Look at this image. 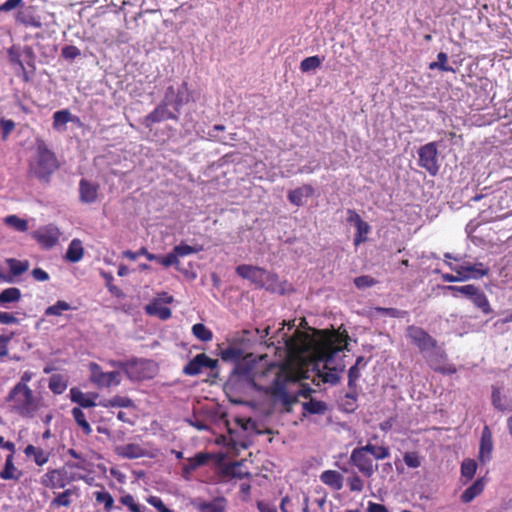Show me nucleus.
Returning a JSON list of instances; mask_svg holds the SVG:
<instances>
[{
  "label": "nucleus",
  "mask_w": 512,
  "mask_h": 512,
  "mask_svg": "<svg viewBox=\"0 0 512 512\" xmlns=\"http://www.w3.org/2000/svg\"><path fill=\"white\" fill-rule=\"evenodd\" d=\"M315 337L307 331L296 329L292 336L283 334L285 346L291 356L303 358L305 356H314L318 360L332 362L336 353L342 351L347 346L348 334L327 330H312Z\"/></svg>",
  "instance_id": "nucleus-1"
},
{
  "label": "nucleus",
  "mask_w": 512,
  "mask_h": 512,
  "mask_svg": "<svg viewBox=\"0 0 512 512\" xmlns=\"http://www.w3.org/2000/svg\"><path fill=\"white\" fill-rule=\"evenodd\" d=\"M307 372L302 367L294 371L288 365L271 364L262 372L260 377H268L270 375L273 377L271 385L266 388V393L275 402H280L286 412H291L292 405L298 401V396L308 398L314 390L309 386L303 385L296 394H291L288 392L286 385L289 383L295 384L301 379H308Z\"/></svg>",
  "instance_id": "nucleus-2"
},
{
  "label": "nucleus",
  "mask_w": 512,
  "mask_h": 512,
  "mask_svg": "<svg viewBox=\"0 0 512 512\" xmlns=\"http://www.w3.org/2000/svg\"><path fill=\"white\" fill-rule=\"evenodd\" d=\"M60 167L56 154L49 149L46 142L36 139L35 155L28 162L27 174L29 177L48 183L53 173Z\"/></svg>",
  "instance_id": "nucleus-3"
},
{
  "label": "nucleus",
  "mask_w": 512,
  "mask_h": 512,
  "mask_svg": "<svg viewBox=\"0 0 512 512\" xmlns=\"http://www.w3.org/2000/svg\"><path fill=\"white\" fill-rule=\"evenodd\" d=\"M390 457V448L388 446H376L368 442L364 446L355 447L350 454L349 462L357 468L366 478H371L378 468L374 465L375 460H383Z\"/></svg>",
  "instance_id": "nucleus-4"
},
{
  "label": "nucleus",
  "mask_w": 512,
  "mask_h": 512,
  "mask_svg": "<svg viewBox=\"0 0 512 512\" xmlns=\"http://www.w3.org/2000/svg\"><path fill=\"white\" fill-rule=\"evenodd\" d=\"M11 412L23 417L32 418L40 408V400L32 389L14 386L5 398Z\"/></svg>",
  "instance_id": "nucleus-5"
},
{
  "label": "nucleus",
  "mask_w": 512,
  "mask_h": 512,
  "mask_svg": "<svg viewBox=\"0 0 512 512\" xmlns=\"http://www.w3.org/2000/svg\"><path fill=\"white\" fill-rule=\"evenodd\" d=\"M67 466L70 468H83L82 465L77 463H67L66 466L60 468L48 469V471L41 476L40 484L49 489H63L74 481L85 479L82 475L74 473L69 474L66 468Z\"/></svg>",
  "instance_id": "nucleus-6"
},
{
  "label": "nucleus",
  "mask_w": 512,
  "mask_h": 512,
  "mask_svg": "<svg viewBox=\"0 0 512 512\" xmlns=\"http://www.w3.org/2000/svg\"><path fill=\"white\" fill-rule=\"evenodd\" d=\"M444 289L450 291L453 297H458L459 295L466 297L483 314H490L493 312L486 294L474 284H467L463 286L449 285L445 286Z\"/></svg>",
  "instance_id": "nucleus-7"
},
{
  "label": "nucleus",
  "mask_w": 512,
  "mask_h": 512,
  "mask_svg": "<svg viewBox=\"0 0 512 512\" xmlns=\"http://www.w3.org/2000/svg\"><path fill=\"white\" fill-rule=\"evenodd\" d=\"M418 166L425 169L431 176L439 173L438 146L429 142L418 149Z\"/></svg>",
  "instance_id": "nucleus-8"
},
{
  "label": "nucleus",
  "mask_w": 512,
  "mask_h": 512,
  "mask_svg": "<svg viewBox=\"0 0 512 512\" xmlns=\"http://www.w3.org/2000/svg\"><path fill=\"white\" fill-rule=\"evenodd\" d=\"M125 375L131 381L152 379L155 375L154 363L145 359L129 360L125 367Z\"/></svg>",
  "instance_id": "nucleus-9"
},
{
  "label": "nucleus",
  "mask_w": 512,
  "mask_h": 512,
  "mask_svg": "<svg viewBox=\"0 0 512 512\" xmlns=\"http://www.w3.org/2000/svg\"><path fill=\"white\" fill-rule=\"evenodd\" d=\"M311 358L310 364L312 366V371L315 372V378H318L319 382L328 383L331 385H336L340 381V376L338 374V370L336 368H331L330 363L326 362V360H318L314 356H308Z\"/></svg>",
  "instance_id": "nucleus-10"
},
{
  "label": "nucleus",
  "mask_w": 512,
  "mask_h": 512,
  "mask_svg": "<svg viewBox=\"0 0 512 512\" xmlns=\"http://www.w3.org/2000/svg\"><path fill=\"white\" fill-rule=\"evenodd\" d=\"M446 264L452 271L460 275V277L463 275L466 276V280H478L487 276L490 272L489 267L485 266L482 262H463L462 264L454 265L453 263L446 261Z\"/></svg>",
  "instance_id": "nucleus-11"
},
{
  "label": "nucleus",
  "mask_w": 512,
  "mask_h": 512,
  "mask_svg": "<svg viewBox=\"0 0 512 512\" xmlns=\"http://www.w3.org/2000/svg\"><path fill=\"white\" fill-rule=\"evenodd\" d=\"M164 100L169 105L173 106L176 112H179L180 109L191 100V92L188 88V83L182 82L177 89L173 86H169L166 89Z\"/></svg>",
  "instance_id": "nucleus-12"
},
{
  "label": "nucleus",
  "mask_w": 512,
  "mask_h": 512,
  "mask_svg": "<svg viewBox=\"0 0 512 512\" xmlns=\"http://www.w3.org/2000/svg\"><path fill=\"white\" fill-rule=\"evenodd\" d=\"M407 337L418 347L421 353L430 351L437 346V341L423 328L410 325L407 327Z\"/></svg>",
  "instance_id": "nucleus-13"
},
{
  "label": "nucleus",
  "mask_w": 512,
  "mask_h": 512,
  "mask_svg": "<svg viewBox=\"0 0 512 512\" xmlns=\"http://www.w3.org/2000/svg\"><path fill=\"white\" fill-rule=\"evenodd\" d=\"M217 364V360L210 358L205 353L197 354L183 367V374L187 376H196L200 374L204 368L210 370L215 369Z\"/></svg>",
  "instance_id": "nucleus-14"
},
{
  "label": "nucleus",
  "mask_w": 512,
  "mask_h": 512,
  "mask_svg": "<svg viewBox=\"0 0 512 512\" xmlns=\"http://www.w3.org/2000/svg\"><path fill=\"white\" fill-rule=\"evenodd\" d=\"M60 235L59 229L52 224L41 227L32 233V237L43 248H52L55 246L59 241Z\"/></svg>",
  "instance_id": "nucleus-15"
},
{
  "label": "nucleus",
  "mask_w": 512,
  "mask_h": 512,
  "mask_svg": "<svg viewBox=\"0 0 512 512\" xmlns=\"http://www.w3.org/2000/svg\"><path fill=\"white\" fill-rule=\"evenodd\" d=\"M168 107L169 104L163 99V101L144 118L143 124L145 127L151 128L153 124L163 122L165 120L178 121V115L171 112Z\"/></svg>",
  "instance_id": "nucleus-16"
},
{
  "label": "nucleus",
  "mask_w": 512,
  "mask_h": 512,
  "mask_svg": "<svg viewBox=\"0 0 512 512\" xmlns=\"http://www.w3.org/2000/svg\"><path fill=\"white\" fill-rule=\"evenodd\" d=\"M99 184L93 183L85 178L79 182V200L83 204L95 203L98 199Z\"/></svg>",
  "instance_id": "nucleus-17"
},
{
  "label": "nucleus",
  "mask_w": 512,
  "mask_h": 512,
  "mask_svg": "<svg viewBox=\"0 0 512 512\" xmlns=\"http://www.w3.org/2000/svg\"><path fill=\"white\" fill-rule=\"evenodd\" d=\"M9 60L12 64L17 65L18 69L21 71V78L24 82H30L34 72H35V65L33 63V60L31 62L27 63V66L30 68L29 70L26 68L22 60L20 59V53L19 49L15 46H12L8 50Z\"/></svg>",
  "instance_id": "nucleus-18"
},
{
  "label": "nucleus",
  "mask_w": 512,
  "mask_h": 512,
  "mask_svg": "<svg viewBox=\"0 0 512 512\" xmlns=\"http://www.w3.org/2000/svg\"><path fill=\"white\" fill-rule=\"evenodd\" d=\"M236 273L240 277L248 279L255 284L263 285L266 271L257 266L242 264L236 267Z\"/></svg>",
  "instance_id": "nucleus-19"
},
{
  "label": "nucleus",
  "mask_w": 512,
  "mask_h": 512,
  "mask_svg": "<svg viewBox=\"0 0 512 512\" xmlns=\"http://www.w3.org/2000/svg\"><path fill=\"white\" fill-rule=\"evenodd\" d=\"M314 192V188L310 184H303L288 192V200L291 204L300 207L304 205L306 199L314 195Z\"/></svg>",
  "instance_id": "nucleus-20"
},
{
  "label": "nucleus",
  "mask_w": 512,
  "mask_h": 512,
  "mask_svg": "<svg viewBox=\"0 0 512 512\" xmlns=\"http://www.w3.org/2000/svg\"><path fill=\"white\" fill-rule=\"evenodd\" d=\"M493 450L492 434L488 426H484L481 434L480 448H479V460L482 463H486L491 459Z\"/></svg>",
  "instance_id": "nucleus-21"
},
{
  "label": "nucleus",
  "mask_w": 512,
  "mask_h": 512,
  "mask_svg": "<svg viewBox=\"0 0 512 512\" xmlns=\"http://www.w3.org/2000/svg\"><path fill=\"white\" fill-rule=\"evenodd\" d=\"M114 451L116 455L125 459H137L144 457L146 454L145 450L139 444L135 443L118 445L115 447Z\"/></svg>",
  "instance_id": "nucleus-22"
},
{
  "label": "nucleus",
  "mask_w": 512,
  "mask_h": 512,
  "mask_svg": "<svg viewBox=\"0 0 512 512\" xmlns=\"http://www.w3.org/2000/svg\"><path fill=\"white\" fill-rule=\"evenodd\" d=\"M23 452L26 455V457H32L33 461L38 466L45 465L50 458V453L48 451L44 450L41 447L34 446L32 444L27 445Z\"/></svg>",
  "instance_id": "nucleus-23"
},
{
  "label": "nucleus",
  "mask_w": 512,
  "mask_h": 512,
  "mask_svg": "<svg viewBox=\"0 0 512 512\" xmlns=\"http://www.w3.org/2000/svg\"><path fill=\"white\" fill-rule=\"evenodd\" d=\"M485 488L484 478H478L472 485L465 489L460 496L463 503L467 504L472 502L477 496H479Z\"/></svg>",
  "instance_id": "nucleus-24"
},
{
  "label": "nucleus",
  "mask_w": 512,
  "mask_h": 512,
  "mask_svg": "<svg viewBox=\"0 0 512 512\" xmlns=\"http://www.w3.org/2000/svg\"><path fill=\"white\" fill-rule=\"evenodd\" d=\"M17 20L23 23L26 27H41V20L38 16L32 13L31 7H21L17 13Z\"/></svg>",
  "instance_id": "nucleus-25"
},
{
  "label": "nucleus",
  "mask_w": 512,
  "mask_h": 512,
  "mask_svg": "<svg viewBox=\"0 0 512 512\" xmlns=\"http://www.w3.org/2000/svg\"><path fill=\"white\" fill-rule=\"evenodd\" d=\"M14 458L12 454L6 457L3 469L0 472V478L3 480H15L18 481L22 476V471L18 470L13 462Z\"/></svg>",
  "instance_id": "nucleus-26"
},
{
  "label": "nucleus",
  "mask_w": 512,
  "mask_h": 512,
  "mask_svg": "<svg viewBox=\"0 0 512 512\" xmlns=\"http://www.w3.org/2000/svg\"><path fill=\"white\" fill-rule=\"evenodd\" d=\"M100 405L104 408H134L133 400L127 396L115 395L109 399L100 401Z\"/></svg>",
  "instance_id": "nucleus-27"
},
{
  "label": "nucleus",
  "mask_w": 512,
  "mask_h": 512,
  "mask_svg": "<svg viewBox=\"0 0 512 512\" xmlns=\"http://www.w3.org/2000/svg\"><path fill=\"white\" fill-rule=\"evenodd\" d=\"M320 480L334 490H341L343 487V477L335 470H326L321 473Z\"/></svg>",
  "instance_id": "nucleus-28"
},
{
  "label": "nucleus",
  "mask_w": 512,
  "mask_h": 512,
  "mask_svg": "<svg viewBox=\"0 0 512 512\" xmlns=\"http://www.w3.org/2000/svg\"><path fill=\"white\" fill-rule=\"evenodd\" d=\"M78 118L74 117L68 109L56 111L53 114V129L65 130L68 122H74Z\"/></svg>",
  "instance_id": "nucleus-29"
},
{
  "label": "nucleus",
  "mask_w": 512,
  "mask_h": 512,
  "mask_svg": "<svg viewBox=\"0 0 512 512\" xmlns=\"http://www.w3.org/2000/svg\"><path fill=\"white\" fill-rule=\"evenodd\" d=\"M84 256V248L80 239H73L66 251L65 258L72 263L79 262Z\"/></svg>",
  "instance_id": "nucleus-30"
},
{
  "label": "nucleus",
  "mask_w": 512,
  "mask_h": 512,
  "mask_svg": "<svg viewBox=\"0 0 512 512\" xmlns=\"http://www.w3.org/2000/svg\"><path fill=\"white\" fill-rule=\"evenodd\" d=\"M145 311L147 314L156 315L162 320H167L172 315L171 309L166 306H162V304L159 303V300H153L151 303L147 304L145 306Z\"/></svg>",
  "instance_id": "nucleus-31"
},
{
  "label": "nucleus",
  "mask_w": 512,
  "mask_h": 512,
  "mask_svg": "<svg viewBox=\"0 0 512 512\" xmlns=\"http://www.w3.org/2000/svg\"><path fill=\"white\" fill-rule=\"evenodd\" d=\"M302 408L305 413L312 415H323L326 413L328 407L324 401L310 398L309 401L302 403Z\"/></svg>",
  "instance_id": "nucleus-32"
},
{
  "label": "nucleus",
  "mask_w": 512,
  "mask_h": 512,
  "mask_svg": "<svg viewBox=\"0 0 512 512\" xmlns=\"http://www.w3.org/2000/svg\"><path fill=\"white\" fill-rule=\"evenodd\" d=\"M71 400L79 404L80 407L83 408H91L96 405L94 399L87 394L83 393L78 388H72L70 390Z\"/></svg>",
  "instance_id": "nucleus-33"
},
{
  "label": "nucleus",
  "mask_w": 512,
  "mask_h": 512,
  "mask_svg": "<svg viewBox=\"0 0 512 512\" xmlns=\"http://www.w3.org/2000/svg\"><path fill=\"white\" fill-rule=\"evenodd\" d=\"M77 488H69L64 490L63 492L57 494L51 502V506L53 507H69L71 505L70 497L75 494Z\"/></svg>",
  "instance_id": "nucleus-34"
},
{
  "label": "nucleus",
  "mask_w": 512,
  "mask_h": 512,
  "mask_svg": "<svg viewBox=\"0 0 512 512\" xmlns=\"http://www.w3.org/2000/svg\"><path fill=\"white\" fill-rule=\"evenodd\" d=\"M72 416L77 423V425L82 429L85 435H90L92 433V428L89 422L86 419V416L80 407H74L71 411Z\"/></svg>",
  "instance_id": "nucleus-35"
},
{
  "label": "nucleus",
  "mask_w": 512,
  "mask_h": 512,
  "mask_svg": "<svg viewBox=\"0 0 512 512\" xmlns=\"http://www.w3.org/2000/svg\"><path fill=\"white\" fill-rule=\"evenodd\" d=\"M221 359L225 362L231 361L238 363L243 359V351L242 349L235 346H228L225 349H222L220 352Z\"/></svg>",
  "instance_id": "nucleus-36"
},
{
  "label": "nucleus",
  "mask_w": 512,
  "mask_h": 512,
  "mask_svg": "<svg viewBox=\"0 0 512 512\" xmlns=\"http://www.w3.org/2000/svg\"><path fill=\"white\" fill-rule=\"evenodd\" d=\"M430 70H439L441 72H455V70L448 65V55L445 52H439L437 54V61L429 64Z\"/></svg>",
  "instance_id": "nucleus-37"
},
{
  "label": "nucleus",
  "mask_w": 512,
  "mask_h": 512,
  "mask_svg": "<svg viewBox=\"0 0 512 512\" xmlns=\"http://www.w3.org/2000/svg\"><path fill=\"white\" fill-rule=\"evenodd\" d=\"M9 266L10 273L13 276H20L29 269V261H21L15 258H9L6 260Z\"/></svg>",
  "instance_id": "nucleus-38"
},
{
  "label": "nucleus",
  "mask_w": 512,
  "mask_h": 512,
  "mask_svg": "<svg viewBox=\"0 0 512 512\" xmlns=\"http://www.w3.org/2000/svg\"><path fill=\"white\" fill-rule=\"evenodd\" d=\"M477 470V463L473 459H464L461 464V477L465 478V484L472 480Z\"/></svg>",
  "instance_id": "nucleus-39"
},
{
  "label": "nucleus",
  "mask_w": 512,
  "mask_h": 512,
  "mask_svg": "<svg viewBox=\"0 0 512 512\" xmlns=\"http://www.w3.org/2000/svg\"><path fill=\"white\" fill-rule=\"evenodd\" d=\"M94 497H95V500L98 504H103L104 505V510L106 512H111L113 507H114V499L112 497V495L105 491V490H102V491H95L93 493Z\"/></svg>",
  "instance_id": "nucleus-40"
},
{
  "label": "nucleus",
  "mask_w": 512,
  "mask_h": 512,
  "mask_svg": "<svg viewBox=\"0 0 512 512\" xmlns=\"http://www.w3.org/2000/svg\"><path fill=\"white\" fill-rule=\"evenodd\" d=\"M192 334L202 342H209L213 338L212 331L202 323H197L192 326Z\"/></svg>",
  "instance_id": "nucleus-41"
},
{
  "label": "nucleus",
  "mask_w": 512,
  "mask_h": 512,
  "mask_svg": "<svg viewBox=\"0 0 512 512\" xmlns=\"http://www.w3.org/2000/svg\"><path fill=\"white\" fill-rule=\"evenodd\" d=\"M21 298V291L19 288L10 287L4 289L0 293V304L17 302Z\"/></svg>",
  "instance_id": "nucleus-42"
},
{
  "label": "nucleus",
  "mask_w": 512,
  "mask_h": 512,
  "mask_svg": "<svg viewBox=\"0 0 512 512\" xmlns=\"http://www.w3.org/2000/svg\"><path fill=\"white\" fill-rule=\"evenodd\" d=\"M355 228L356 233L354 236L353 243L357 247L367 240V234H369L371 227L367 222L362 221L361 223L356 225Z\"/></svg>",
  "instance_id": "nucleus-43"
},
{
  "label": "nucleus",
  "mask_w": 512,
  "mask_h": 512,
  "mask_svg": "<svg viewBox=\"0 0 512 512\" xmlns=\"http://www.w3.org/2000/svg\"><path fill=\"white\" fill-rule=\"evenodd\" d=\"M4 222L6 225L12 227L16 231L25 232L28 230V222L17 215H8L5 217Z\"/></svg>",
  "instance_id": "nucleus-44"
},
{
  "label": "nucleus",
  "mask_w": 512,
  "mask_h": 512,
  "mask_svg": "<svg viewBox=\"0 0 512 512\" xmlns=\"http://www.w3.org/2000/svg\"><path fill=\"white\" fill-rule=\"evenodd\" d=\"M323 58L319 56H310L303 59L300 63V70L303 73L314 71L319 68L322 64Z\"/></svg>",
  "instance_id": "nucleus-45"
},
{
  "label": "nucleus",
  "mask_w": 512,
  "mask_h": 512,
  "mask_svg": "<svg viewBox=\"0 0 512 512\" xmlns=\"http://www.w3.org/2000/svg\"><path fill=\"white\" fill-rule=\"evenodd\" d=\"M72 307L69 303L63 300H58L54 305H51L45 309L44 314L46 316H60L63 311L71 310Z\"/></svg>",
  "instance_id": "nucleus-46"
},
{
  "label": "nucleus",
  "mask_w": 512,
  "mask_h": 512,
  "mask_svg": "<svg viewBox=\"0 0 512 512\" xmlns=\"http://www.w3.org/2000/svg\"><path fill=\"white\" fill-rule=\"evenodd\" d=\"M177 257H184L190 254H196L203 250L202 246H190L184 242H181L179 245L174 246L173 248Z\"/></svg>",
  "instance_id": "nucleus-47"
},
{
  "label": "nucleus",
  "mask_w": 512,
  "mask_h": 512,
  "mask_svg": "<svg viewBox=\"0 0 512 512\" xmlns=\"http://www.w3.org/2000/svg\"><path fill=\"white\" fill-rule=\"evenodd\" d=\"M48 387L53 393L62 394L67 388V383L61 375L55 374L49 379Z\"/></svg>",
  "instance_id": "nucleus-48"
},
{
  "label": "nucleus",
  "mask_w": 512,
  "mask_h": 512,
  "mask_svg": "<svg viewBox=\"0 0 512 512\" xmlns=\"http://www.w3.org/2000/svg\"><path fill=\"white\" fill-rule=\"evenodd\" d=\"M121 383V375L118 371L105 372L100 387L118 386Z\"/></svg>",
  "instance_id": "nucleus-49"
},
{
  "label": "nucleus",
  "mask_w": 512,
  "mask_h": 512,
  "mask_svg": "<svg viewBox=\"0 0 512 512\" xmlns=\"http://www.w3.org/2000/svg\"><path fill=\"white\" fill-rule=\"evenodd\" d=\"M89 370L91 372L90 380L94 384L100 387L102 383V378L104 377L105 372L102 371L101 366L95 362H91L89 364Z\"/></svg>",
  "instance_id": "nucleus-50"
},
{
  "label": "nucleus",
  "mask_w": 512,
  "mask_h": 512,
  "mask_svg": "<svg viewBox=\"0 0 512 512\" xmlns=\"http://www.w3.org/2000/svg\"><path fill=\"white\" fill-rule=\"evenodd\" d=\"M347 485L349 487V490L351 492H362L364 489V481L363 479L357 474L353 473L352 476L347 478Z\"/></svg>",
  "instance_id": "nucleus-51"
},
{
  "label": "nucleus",
  "mask_w": 512,
  "mask_h": 512,
  "mask_svg": "<svg viewBox=\"0 0 512 512\" xmlns=\"http://www.w3.org/2000/svg\"><path fill=\"white\" fill-rule=\"evenodd\" d=\"M156 261L164 267L175 266L177 268L179 265V259L174 250H172L166 256L157 255Z\"/></svg>",
  "instance_id": "nucleus-52"
},
{
  "label": "nucleus",
  "mask_w": 512,
  "mask_h": 512,
  "mask_svg": "<svg viewBox=\"0 0 512 512\" xmlns=\"http://www.w3.org/2000/svg\"><path fill=\"white\" fill-rule=\"evenodd\" d=\"M120 502L129 508L131 512H145V507L137 504L131 494H126L120 498Z\"/></svg>",
  "instance_id": "nucleus-53"
},
{
  "label": "nucleus",
  "mask_w": 512,
  "mask_h": 512,
  "mask_svg": "<svg viewBox=\"0 0 512 512\" xmlns=\"http://www.w3.org/2000/svg\"><path fill=\"white\" fill-rule=\"evenodd\" d=\"M357 394L355 391L345 394L342 406L345 411L353 412L356 409Z\"/></svg>",
  "instance_id": "nucleus-54"
},
{
  "label": "nucleus",
  "mask_w": 512,
  "mask_h": 512,
  "mask_svg": "<svg viewBox=\"0 0 512 512\" xmlns=\"http://www.w3.org/2000/svg\"><path fill=\"white\" fill-rule=\"evenodd\" d=\"M403 460L409 468H418L421 466V459L417 452H406L403 456Z\"/></svg>",
  "instance_id": "nucleus-55"
},
{
  "label": "nucleus",
  "mask_w": 512,
  "mask_h": 512,
  "mask_svg": "<svg viewBox=\"0 0 512 512\" xmlns=\"http://www.w3.org/2000/svg\"><path fill=\"white\" fill-rule=\"evenodd\" d=\"M361 376V373H360V368L359 367H356V366H351L350 369L348 370V387L351 389V390H355L356 389V386H357V381L358 379L360 378Z\"/></svg>",
  "instance_id": "nucleus-56"
},
{
  "label": "nucleus",
  "mask_w": 512,
  "mask_h": 512,
  "mask_svg": "<svg viewBox=\"0 0 512 512\" xmlns=\"http://www.w3.org/2000/svg\"><path fill=\"white\" fill-rule=\"evenodd\" d=\"M208 459H209L208 454L199 453V454L195 455V457L189 459V468L194 470L197 467L206 464Z\"/></svg>",
  "instance_id": "nucleus-57"
},
{
  "label": "nucleus",
  "mask_w": 512,
  "mask_h": 512,
  "mask_svg": "<svg viewBox=\"0 0 512 512\" xmlns=\"http://www.w3.org/2000/svg\"><path fill=\"white\" fill-rule=\"evenodd\" d=\"M147 502L156 508L158 512H174L173 510L166 507L162 499L158 496H150L147 499Z\"/></svg>",
  "instance_id": "nucleus-58"
},
{
  "label": "nucleus",
  "mask_w": 512,
  "mask_h": 512,
  "mask_svg": "<svg viewBox=\"0 0 512 512\" xmlns=\"http://www.w3.org/2000/svg\"><path fill=\"white\" fill-rule=\"evenodd\" d=\"M0 127H1V130H2V138H3V140H6L7 137L14 130L15 123H14L13 120H10V119H1L0 120Z\"/></svg>",
  "instance_id": "nucleus-59"
},
{
  "label": "nucleus",
  "mask_w": 512,
  "mask_h": 512,
  "mask_svg": "<svg viewBox=\"0 0 512 512\" xmlns=\"http://www.w3.org/2000/svg\"><path fill=\"white\" fill-rule=\"evenodd\" d=\"M354 284L357 288H366V287H371V286L375 285L376 280L370 276L363 275V276L356 277L354 280Z\"/></svg>",
  "instance_id": "nucleus-60"
},
{
  "label": "nucleus",
  "mask_w": 512,
  "mask_h": 512,
  "mask_svg": "<svg viewBox=\"0 0 512 512\" xmlns=\"http://www.w3.org/2000/svg\"><path fill=\"white\" fill-rule=\"evenodd\" d=\"M62 57L65 59H75L80 55V50L76 46L68 45L62 49Z\"/></svg>",
  "instance_id": "nucleus-61"
},
{
  "label": "nucleus",
  "mask_w": 512,
  "mask_h": 512,
  "mask_svg": "<svg viewBox=\"0 0 512 512\" xmlns=\"http://www.w3.org/2000/svg\"><path fill=\"white\" fill-rule=\"evenodd\" d=\"M22 3V0H7L3 4H0V12H10L18 8Z\"/></svg>",
  "instance_id": "nucleus-62"
},
{
  "label": "nucleus",
  "mask_w": 512,
  "mask_h": 512,
  "mask_svg": "<svg viewBox=\"0 0 512 512\" xmlns=\"http://www.w3.org/2000/svg\"><path fill=\"white\" fill-rule=\"evenodd\" d=\"M492 403L495 408L503 411L505 406L502 404L501 392L498 388H494L492 392Z\"/></svg>",
  "instance_id": "nucleus-63"
},
{
  "label": "nucleus",
  "mask_w": 512,
  "mask_h": 512,
  "mask_svg": "<svg viewBox=\"0 0 512 512\" xmlns=\"http://www.w3.org/2000/svg\"><path fill=\"white\" fill-rule=\"evenodd\" d=\"M257 508L259 512H277V508L274 504L265 501H257Z\"/></svg>",
  "instance_id": "nucleus-64"
}]
</instances>
